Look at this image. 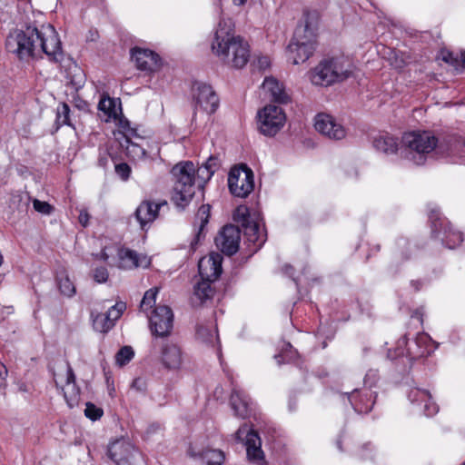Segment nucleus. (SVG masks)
<instances>
[{"mask_svg": "<svg viewBox=\"0 0 465 465\" xmlns=\"http://www.w3.org/2000/svg\"><path fill=\"white\" fill-rule=\"evenodd\" d=\"M5 48L22 61L42 58L43 54L53 62L63 60L62 43L51 25H42L40 29L26 25L11 31L5 40Z\"/></svg>", "mask_w": 465, "mask_h": 465, "instance_id": "nucleus-1", "label": "nucleus"}, {"mask_svg": "<svg viewBox=\"0 0 465 465\" xmlns=\"http://www.w3.org/2000/svg\"><path fill=\"white\" fill-rule=\"evenodd\" d=\"M401 142V153L416 165L423 164L427 154L434 149L450 155L465 153V138L456 134H448L438 139L430 132H410L404 134Z\"/></svg>", "mask_w": 465, "mask_h": 465, "instance_id": "nucleus-2", "label": "nucleus"}, {"mask_svg": "<svg viewBox=\"0 0 465 465\" xmlns=\"http://www.w3.org/2000/svg\"><path fill=\"white\" fill-rule=\"evenodd\" d=\"M212 50L223 63L234 68H242L250 58V46L242 37L234 35V24L231 18L219 21Z\"/></svg>", "mask_w": 465, "mask_h": 465, "instance_id": "nucleus-3", "label": "nucleus"}, {"mask_svg": "<svg viewBox=\"0 0 465 465\" xmlns=\"http://www.w3.org/2000/svg\"><path fill=\"white\" fill-rule=\"evenodd\" d=\"M213 175V171H210L203 164L195 170L194 164L191 161H183L176 163L171 170L173 183L171 201L178 208L184 209L195 193V179H199L201 181L199 186H203Z\"/></svg>", "mask_w": 465, "mask_h": 465, "instance_id": "nucleus-4", "label": "nucleus"}, {"mask_svg": "<svg viewBox=\"0 0 465 465\" xmlns=\"http://www.w3.org/2000/svg\"><path fill=\"white\" fill-rule=\"evenodd\" d=\"M319 18L317 11L303 12L302 24L296 27L288 45L290 59L294 64L306 62L313 54L317 46Z\"/></svg>", "mask_w": 465, "mask_h": 465, "instance_id": "nucleus-5", "label": "nucleus"}, {"mask_svg": "<svg viewBox=\"0 0 465 465\" xmlns=\"http://www.w3.org/2000/svg\"><path fill=\"white\" fill-rule=\"evenodd\" d=\"M351 73L349 62L343 57H331L322 60L310 74L315 85L329 86L347 79Z\"/></svg>", "mask_w": 465, "mask_h": 465, "instance_id": "nucleus-6", "label": "nucleus"}, {"mask_svg": "<svg viewBox=\"0 0 465 465\" xmlns=\"http://www.w3.org/2000/svg\"><path fill=\"white\" fill-rule=\"evenodd\" d=\"M233 220L243 228V233L249 248L252 253L262 248L267 239L266 232L262 231L260 224L251 221L249 209L244 205L236 208L233 213Z\"/></svg>", "mask_w": 465, "mask_h": 465, "instance_id": "nucleus-7", "label": "nucleus"}, {"mask_svg": "<svg viewBox=\"0 0 465 465\" xmlns=\"http://www.w3.org/2000/svg\"><path fill=\"white\" fill-rule=\"evenodd\" d=\"M257 128L259 132L269 137L276 135L283 127L286 115L282 107L267 104L257 113Z\"/></svg>", "mask_w": 465, "mask_h": 465, "instance_id": "nucleus-8", "label": "nucleus"}, {"mask_svg": "<svg viewBox=\"0 0 465 465\" xmlns=\"http://www.w3.org/2000/svg\"><path fill=\"white\" fill-rule=\"evenodd\" d=\"M107 455L116 465H143L144 463L143 453L124 439L110 443Z\"/></svg>", "mask_w": 465, "mask_h": 465, "instance_id": "nucleus-9", "label": "nucleus"}, {"mask_svg": "<svg viewBox=\"0 0 465 465\" xmlns=\"http://www.w3.org/2000/svg\"><path fill=\"white\" fill-rule=\"evenodd\" d=\"M228 186L231 193L236 197H247L254 188L252 170L246 164L232 168L228 175Z\"/></svg>", "mask_w": 465, "mask_h": 465, "instance_id": "nucleus-10", "label": "nucleus"}, {"mask_svg": "<svg viewBox=\"0 0 465 465\" xmlns=\"http://www.w3.org/2000/svg\"><path fill=\"white\" fill-rule=\"evenodd\" d=\"M193 115L202 110L208 114L216 112L219 107V97L213 87L202 82H194L192 85Z\"/></svg>", "mask_w": 465, "mask_h": 465, "instance_id": "nucleus-11", "label": "nucleus"}, {"mask_svg": "<svg viewBox=\"0 0 465 465\" xmlns=\"http://www.w3.org/2000/svg\"><path fill=\"white\" fill-rule=\"evenodd\" d=\"M430 221L431 222L432 234L435 238L440 240L446 247L453 249L462 242V233L453 230L449 223L445 219H441L435 210L430 212Z\"/></svg>", "mask_w": 465, "mask_h": 465, "instance_id": "nucleus-12", "label": "nucleus"}, {"mask_svg": "<svg viewBox=\"0 0 465 465\" xmlns=\"http://www.w3.org/2000/svg\"><path fill=\"white\" fill-rule=\"evenodd\" d=\"M427 342L428 336L426 334L420 333L417 335L413 342L407 347L408 337L407 335H403L397 341V346L394 351L389 350L388 358L394 360L398 357L403 356L405 352L410 360H416L425 357L429 353L426 347Z\"/></svg>", "mask_w": 465, "mask_h": 465, "instance_id": "nucleus-13", "label": "nucleus"}, {"mask_svg": "<svg viewBox=\"0 0 465 465\" xmlns=\"http://www.w3.org/2000/svg\"><path fill=\"white\" fill-rule=\"evenodd\" d=\"M149 326L153 335L157 337L169 336L173 326L172 309L166 305L156 306L149 318Z\"/></svg>", "mask_w": 465, "mask_h": 465, "instance_id": "nucleus-14", "label": "nucleus"}, {"mask_svg": "<svg viewBox=\"0 0 465 465\" xmlns=\"http://www.w3.org/2000/svg\"><path fill=\"white\" fill-rule=\"evenodd\" d=\"M244 434H246L245 446L248 460L256 465H267L258 432L253 430H249L247 426L244 425L236 430L235 437L237 440H242Z\"/></svg>", "mask_w": 465, "mask_h": 465, "instance_id": "nucleus-15", "label": "nucleus"}, {"mask_svg": "<svg viewBox=\"0 0 465 465\" xmlns=\"http://www.w3.org/2000/svg\"><path fill=\"white\" fill-rule=\"evenodd\" d=\"M214 241L217 248L223 254L232 256L239 250L241 230L233 224L224 225Z\"/></svg>", "mask_w": 465, "mask_h": 465, "instance_id": "nucleus-16", "label": "nucleus"}, {"mask_svg": "<svg viewBox=\"0 0 465 465\" xmlns=\"http://www.w3.org/2000/svg\"><path fill=\"white\" fill-rule=\"evenodd\" d=\"M314 126L319 133L331 140H341L347 134L344 126L328 114H318L315 116Z\"/></svg>", "mask_w": 465, "mask_h": 465, "instance_id": "nucleus-17", "label": "nucleus"}, {"mask_svg": "<svg viewBox=\"0 0 465 465\" xmlns=\"http://www.w3.org/2000/svg\"><path fill=\"white\" fill-rule=\"evenodd\" d=\"M377 394L370 388H363L361 390H354L348 393V400L351 402L353 410L358 413H369L375 403Z\"/></svg>", "mask_w": 465, "mask_h": 465, "instance_id": "nucleus-18", "label": "nucleus"}, {"mask_svg": "<svg viewBox=\"0 0 465 465\" xmlns=\"http://www.w3.org/2000/svg\"><path fill=\"white\" fill-rule=\"evenodd\" d=\"M222 262L223 256L218 252L200 260L198 270L202 280L216 281L223 272Z\"/></svg>", "mask_w": 465, "mask_h": 465, "instance_id": "nucleus-19", "label": "nucleus"}, {"mask_svg": "<svg viewBox=\"0 0 465 465\" xmlns=\"http://www.w3.org/2000/svg\"><path fill=\"white\" fill-rule=\"evenodd\" d=\"M131 57L136 67L142 71L153 72L160 66L159 55L149 49L134 47L132 49Z\"/></svg>", "mask_w": 465, "mask_h": 465, "instance_id": "nucleus-20", "label": "nucleus"}, {"mask_svg": "<svg viewBox=\"0 0 465 465\" xmlns=\"http://www.w3.org/2000/svg\"><path fill=\"white\" fill-rule=\"evenodd\" d=\"M166 201L153 203L151 201H143L136 208L134 216L143 230L146 224L153 223L158 216L159 211L163 206H167Z\"/></svg>", "mask_w": 465, "mask_h": 465, "instance_id": "nucleus-21", "label": "nucleus"}, {"mask_svg": "<svg viewBox=\"0 0 465 465\" xmlns=\"http://www.w3.org/2000/svg\"><path fill=\"white\" fill-rule=\"evenodd\" d=\"M408 399L412 404L422 406V413L428 417L433 416L438 411V406L431 400L430 393L419 388L411 389L408 393Z\"/></svg>", "mask_w": 465, "mask_h": 465, "instance_id": "nucleus-22", "label": "nucleus"}, {"mask_svg": "<svg viewBox=\"0 0 465 465\" xmlns=\"http://www.w3.org/2000/svg\"><path fill=\"white\" fill-rule=\"evenodd\" d=\"M118 258L120 260V267L123 269H133L139 266L148 267L150 260L146 255L139 254L137 252L128 249L120 248L118 250Z\"/></svg>", "mask_w": 465, "mask_h": 465, "instance_id": "nucleus-23", "label": "nucleus"}, {"mask_svg": "<svg viewBox=\"0 0 465 465\" xmlns=\"http://www.w3.org/2000/svg\"><path fill=\"white\" fill-rule=\"evenodd\" d=\"M211 216V205L203 204L195 215L194 226L198 227L194 239L192 241V248L196 245L205 237V227L209 223Z\"/></svg>", "mask_w": 465, "mask_h": 465, "instance_id": "nucleus-24", "label": "nucleus"}, {"mask_svg": "<svg viewBox=\"0 0 465 465\" xmlns=\"http://www.w3.org/2000/svg\"><path fill=\"white\" fill-rule=\"evenodd\" d=\"M230 403L236 416L242 419L249 416L251 412L249 400L243 391L233 389L230 397Z\"/></svg>", "mask_w": 465, "mask_h": 465, "instance_id": "nucleus-25", "label": "nucleus"}, {"mask_svg": "<svg viewBox=\"0 0 465 465\" xmlns=\"http://www.w3.org/2000/svg\"><path fill=\"white\" fill-rule=\"evenodd\" d=\"M162 361L168 369H178L182 363V351L176 344H165L162 351Z\"/></svg>", "mask_w": 465, "mask_h": 465, "instance_id": "nucleus-26", "label": "nucleus"}, {"mask_svg": "<svg viewBox=\"0 0 465 465\" xmlns=\"http://www.w3.org/2000/svg\"><path fill=\"white\" fill-rule=\"evenodd\" d=\"M263 90L268 93L272 101L285 104L288 102V95L282 85L273 77H266L262 83Z\"/></svg>", "mask_w": 465, "mask_h": 465, "instance_id": "nucleus-27", "label": "nucleus"}, {"mask_svg": "<svg viewBox=\"0 0 465 465\" xmlns=\"http://www.w3.org/2000/svg\"><path fill=\"white\" fill-rule=\"evenodd\" d=\"M372 144L377 151L386 154L395 153L399 149L397 138L389 134L377 135L374 137Z\"/></svg>", "mask_w": 465, "mask_h": 465, "instance_id": "nucleus-28", "label": "nucleus"}, {"mask_svg": "<svg viewBox=\"0 0 465 465\" xmlns=\"http://www.w3.org/2000/svg\"><path fill=\"white\" fill-rule=\"evenodd\" d=\"M188 453L193 458L206 460L207 465H222L224 460V454L219 450L204 449L195 451L193 447H190Z\"/></svg>", "mask_w": 465, "mask_h": 465, "instance_id": "nucleus-29", "label": "nucleus"}, {"mask_svg": "<svg viewBox=\"0 0 465 465\" xmlns=\"http://www.w3.org/2000/svg\"><path fill=\"white\" fill-rule=\"evenodd\" d=\"M64 395L67 404L71 408L78 403L80 390L75 387V375L69 365L67 369L66 388Z\"/></svg>", "mask_w": 465, "mask_h": 465, "instance_id": "nucleus-30", "label": "nucleus"}, {"mask_svg": "<svg viewBox=\"0 0 465 465\" xmlns=\"http://www.w3.org/2000/svg\"><path fill=\"white\" fill-rule=\"evenodd\" d=\"M119 145L125 151L127 157L134 161L143 160L146 157V150L142 145L128 140L126 137H124V141L119 139Z\"/></svg>", "mask_w": 465, "mask_h": 465, "instance_id": "nucleus-31", "label": "nucleus"}, {"mask_svg": "<svg viewBox=\"0 0 465 465\" xmlns=\"http://www.w3.org/2000/svg\"><path fill=\"white\" fill-rule=\"evenodd\" d=\"M31 197L27 193L16 192L12 193L9 200V207L13 211L25 213L29 206Z\"/></svg>", "mask_w": 465, "mask_h": 465, "instance_id": "nucleus-32", "label": "nucleus"}, {"mask_svg": "<svg viewBox=\"0 0 465 465\" xmlns=\"http://www.w3.org/2000/svg\"><path fill=\"white\" fill-rule=\"evenodd\" d=\"M196 335L203 342L211 345H213L215 341H219L216 327L199 326L196 330Z\"/></svg>", "mask_w": 465, "mask_h": 465, "instance_id": "nucleus-33", "label": "nucleus"}, {"mask_svg": "<svg viewBox=\"0 0 465 465\" xmlns=\"http://www.w3.org/2000/svg\"><path fill=\"white\" fill-rule=\"evenodd\" d=\"M214 281L202 280V282H198L194 288V294L201 300V302H204L213 297V290L211 286L212 282Z\"/></svg>", "mask_w": 465, "mask_h": 465, "instance_id": "nucleus-34", "label": "nucleus"}, {"mask_svg": "<svg viewBox=\"0 0 465 465\" xmlns=\"http://www.w3.org/2000/svg\"><path fill=\"white\" fill-rule=\"evenodd\" d=\"M93 326L99 332H107L114 325L105 313H97L93 317Z\"/></svg>", "mask_w": 465, "mask_h": 465, "instance_id": "nucleus-35", "label": "nucleus"}, {"mask_svg": "<svg viewBox=\"0 0 465 465\" xmlns=\"http://www.w3.org/2000/svg\"><path fill=\"white\" fill-rule=\"evenodd\" d=\"M113 144L105 143L104 145H100L98 148V160L97 163L100 167L105 169L108 166L109 158L114 161V156L112 153Z\"/></svg>", "mask_w": 465, "mask_h": 465, "instance_id": "nucleus-36", "label": "nucleus"}, {"mask_svg": "<svg viewBox=\"0 0 465 465\" xmlns=\"http://www.w3.org/2000/svg\"><path fill=\"white\" fill-rule=\"evenodd\" d=\"M134 349L131 346H124L115 354L116 364L119 366H124L134 358Z\"/></svg>", "mask_w": 465, "mask_h": 465, "instance_id": "nucleus-37", "label": "nucleus"}, {"mask_svg": "<svg viewBox=\"0 0 465 465\" xmlns=\"http://www.w3.org/2000/svg\"><path fill=\"white\" fill-rule=\"evenodd\" d=\"M58 288L62 294L72 297L75 293V286L67 275L57 279Z\"/></svg>", "mask_w": 465, "mask_h": 465, "instance_id": "nucleus-38", "label": "nucleus"}, {"mask_svg": "<svg viewBox=\"0 0 465 465\" xmlns=\"http://www.w3.org/2000/svg\"><path fill=\"white\" fill-rule=\"evenodd\" d=\"M70 107L66 103H62L57 107L55 123L58 126L70 124Z\"/></svg>", "mask_w": 465, "mask_h": 465, "instance_id": "nucleus-39", "label": "nucleus"}, {"mask_svg": "<svg viewBox=\"0 0 465 465\" xmlns=\"http://www.w3.org/2000/svg\"><path fill=\"white\" fill-rule=\"evenodd\" d=\"M157 293L158 288H152L146 291L141 302L140 309L143 312L151 309L155 304Z\"/></svg>", "mask_w": 465, "mask_h": 465, "instance_id": "nucleus-40", "label": "nucleus"}, {"mask_svg": "<svg viewBox=\"0 0 465 465\" xmlns=\"http://www.w3.org/2000/svg\"><path fill=\"white\" fill-rule=\"evenodd\" d=\"M104 414L102 408L97 407L92 402L85 404L84 415L93 421L99 420Z\"/></svg>", "mask_w": 465, "mask_h": 465, "instance_id": "nucleus-41", "label": "nucleus"}, {"mask_svg": "<svg viewBox=\"0 0 465 465\" xmlns=\"http://www.w3.org/2000/svg\"><path fill=\"white\" fill-rule=\"evenodd\" d=\"M126 309V304L123 302H117L112 306L105 313L108 318L114 323Z\"/></svg>", "mask_w": 465, "mask_h": 465, "instance_id": "nucleus-42", "label": "nucleus"}, {"mask_svg": "<svg viewBox=\"0 0 465 465\" xmlns=\"http://www.w3.org/2000/svg\"><path fill=\"white\" fill-rule=\"evenodd\" d=\"M397 247L399 249V252L401 253V259L403 261H408L411 259V243L410 242L405 238H400L397 241Z\"/></svg>", "mask_w": 465, "mask_h": 465, "instance_id": "nucleus-43", "label": "nucleus"}, {"mask_svg": "<svg viewBox=\"0 0 465 465\" xmlns=\"http://www.w3.org/2000/svg\"><path fill=\"white\" fill-rule=\"evenodd\" d=\"M98 109L107 115L111 116L115 114L114 112V101L110 97H103L99 101Z\"/></svg>", "mask_w": 465, "mask_h": 465, "instance_id": "nucleus-44", "label": "nucleus"}, {"mask_svg": "<svg viewBox=\"0 0 465 465\" xmlns=\"http://www.w3.org/2000/svg\"><path fill=\"white\" fill-rule=\"evenodd\" d=\"M34 209L42 214H51L54 211V206H52L47 202H42L38 199L33 200Z\"/></svg>", "mask_w": 465, "mask_h": 465, "instance_id": "nucleus-45", "label": "nucleus"}, {"mask_svg": "<svg viewBox=\"0 0 465 465\" xmlns=\"http://www.w3.org/2000/svg\"><path fill=\"white\" fill-rule=\"evenodd\" d=\"M114 170H115L116 174L123 181H127L129 179V177L131 175V172H132L131 167L125 163H116Z\"/></svg>", "mask_w": 465, "mask_h": 465, "instance_id": "nucleus-46", "label": "nucleus"}, {"mask_svg": "<svg viewBox=\"0 0 465 465\" xmlns=\"http://www.w3.org/2000/svg\"><path fill=\"white\" fill-rule=\"evenodd\" d=\"M109 277L108 271L105 267H97L94 271V280L98 283H104Z\"/></svg>", "mask_w": 465, "mask_h": 465, "instance_id": "nucleus-47", "label": "nucleus"}, {"mask_svg": "<svg viewBox=\"0 0 465 465\" xmlns=\"http://www.w3.org/2000/svg\"><path fill=\"white\" fill-rule=\"evenodd\" d=\"M116 141L119 143V139L124 141V137H126L128 140H132L133 137H139L137 134V129L133 128L132 126L128 128L126 132H118L114 134Z\"/></svg>", "mask_w": 465, "mask_h": 465, "instance_id": "nucleus-48", "label": "nucleus"}, {"mask_svg": "<svg viewBox=\"0 0 465 465\" xmlns=\"http://www.w3.org/2000/svg\"><path fill=\"white\" fill-rule=\"evenodd\" d=\"M203 165L208 167V169L213 171L214 173L215 171L219 168V160L217 157L212 155L206 160Z\"/></svg>", "mask_w": 465, "mask_h": 465, "instance_id": "nucleus-49", "label": "nucleus"}, {"mask_svg": "<svg viewBox=\"0 0 465 465\" xmlns=\"http://www.w3.org/2000/svg\"><path fill=\"white\" fill-rule=\"evenodd\" d=\"M377 379H378L377 371L371 370L367 372L365 379H364V382L366 385H369L370 387H371L376 382Z\"/></svg>", "mask_w": 465, "mask_h": 465, "instance_id": "nucleus-50", "label": "nucleus"}, {"mask_svg": "<svg viewBox=\"0 0 465 465\" xmlns=\"http://www.w3.org/2000/svg\"><path fill=\"white\" fill-rule=\"evenodd\" d=\"M257 65L261 70H266L271 65V61L268 56H261L257 60Z\"/></svg>", "mask_w": 465, "mask_h": 465, "instance_id": "nucleus-51", "label": "nucleus"}, {"mask_svg": "<svg viewBox=\"0 0 465 465\" xmlns=\"http://www.w3.org/2000/svg\"><path fill=\"white\" fill-rule=\"evenodd\" d=\"M131 127V123L126 118H122L119 120V128L120 130L118 132H126L128 128Z\"/></svg>", "mask_w": 465, "mask_h": 465, "instance_id": "nucleus-52", "label": "nucleus"}, {"mask_svg": "<svg viewBox=\"0 0 465 465\" xmlns=\"http://www.w3.org/2000/svg\"><path fill=\"white\" fill-rule=\"evenodd\" d=\"M442 60L451 64H455L458 61L457 58L454 57L453 54L450 52L442 56Z\"/></svg>", "mask_w": 465, "mask_h": 465, "instance_id": "nucleus-53", "label": "nucleus"}, {"mask_svg": "<svg viewBox=\"0 0 465 465\" xmlns=\"http://www.w3.org/2000/svg\"><path fill=\"white\" fill-rule=\"evenodd\" d=\"M89 220V214L86 212H81L79 214V222L82 225L86 226Z\"/></svg>", "mask_w": 465, "mask_h": 465, "instance_id": "nucleus-54", "label": "nucleus"}, {"mask_svg": "<svg viewBox=\"0 0 465 465\" xmlns=\"http://www.w3.org/2000/svg\"><path fill=\"white\" fill-rule=\"evenodd\" d=\"M99 37V34L97 30H90L89 35L87 36L88 41H96Z\"/></svg>", "mask_w": 465, "mask_h": 465, "instance_id": "nucleus-55", "label": "nucleus"}, {"mask_svg": "<svg viewBox=\"0 0 465 465\" xmlns=\"http://www.w3.org/2000/svg\"><path fill=\"white\" fill-rule=\"evenodd\" d=\"M381 251V245L379 243L377 244H373L371 248H370V253L367 255L366 259L368 260L371 256V254H373V253H377Z\"/></svg>", "mask_w": 465, "mask_h": 465, "instance_id": "nucleus-56", "label": "nucleus"}, {"mask_svg": "<svg viewBox=\"0 0 465 465\" xmlns=\"http://www.w3.org/2000/svg\"><path fill=\"white\" fill-rule=\"evenodd\" d=\"M6 376H7V369L2 362H0V379L2 381H4Z\"/></svg>", "mask_w": 465, "mask_h": 465, "instance_id": "nucleus-57", "label": "nucleus"}, {"mask_svg": "<svg viewBox=\"0 0 465 465\" xmlns=\"http://www.w3.org/2000/svg\"><path fill=\"white\" fill-rule=\"evenodd\" d=\"M411 286L414 288L416 292L420 291L422 286V282L420 280H413L411 282Z\"/></svg>", "mask_w": 465, "mask_h": 465, "instance_id": "nucleus-58", "label": "nucleus"}, {"mask_svg": "<svg viewBox=\"0 0 465 465\" xmlns=\"http://www.w3.org/2000/svg\"><path fill=\"white\" fill-rule=\"evenodd\" d=\"M287 346L290 348L289 360H292L297 355V351L292 349V344L288 343Z\"/></svg>", "mask_w": 465, "mask_h": 465, "instance_id": "nucleus-59", "label": "nucleus"}, {"mask_svg": "<svg viewBox=\"0 0 465 465\" xmlns=\"http://www.w3.org/2000/svg\"><path fill=\"white\" fill-rule=\"evenodd\" d=\"M108 254L106 253L105 251H102L101 253H100V258L102 260H104V262H106L108 260Z\"/></svg>", "mask_w": 465, "mask_h": 465, "instance_id": "nucleus-60", "label": "nucleus"}, {"mask_svg": "<svg viewBox=\"0 0 465 465\" xmlns=\"http://www.w3.org/2000/svg\"><path fill=\"white\" fill-rule=\"evenodd\" d=\"M142 381V380L140 378H137V379H134V381H133V384L132 386L133 387H135V388H138L139 386V383Z\"/></svg>", "mask_w": 465, "mask_h": 465, "instance_id": "nucleus-61", "label": "nucleus"}, {"mask_svg": "<svg viewBox=\"0 0 465 465\" xmlns=\"http://www.w3.org/2000/svg\"><path fill=\"white\" fill-rule=\"evenodd\" d=\"M247 0H233V3L238 5H243Z\"/></svg>", "mask_w": 465, "mask_h": 465, "instance_id": "nucleus-62", "label": "nucleus"}, {"mask_svg": "<svg viewBox=\"0 0 465 465\" xmlns=\"http://www.w3.org/2000/svg\"><path fill=\"white\" fill-rule=\"evenodd\" d=\"M460 56H461L462 65L465 67V53H462Z\"/></svg>", "mask_w": 465, "mask_h": 465, "instance_id": "nucleus-63", "label": "nucleus"}, {"mask_svg": "<svg viewBox=\"0 0 465 465\" xmlns=\"http://www.w3.org/2000/svg\"><path fill=\"white\" fill-rule=\"evenodd\" d=\"M338 447H339L340 450H341V446L340 442H338Z\"/></svg>", "mask_w": 465, "mask_h": 465, "instance_id": "nucleus-64", "label": "nucleus"}]
</instances>
